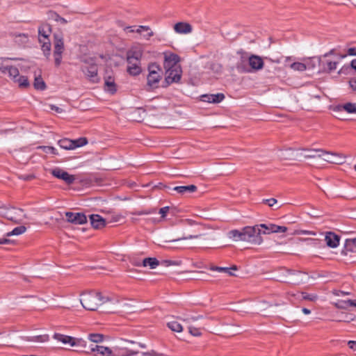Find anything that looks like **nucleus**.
Instances as JSON below:
<instances>
[{"instance_id": "f257e3e1", "label": "nucleus", "mask_w": 356, "mask_h": 356, "mask_svg": "<svg viewBox=\"0 0 356 356\" xmlns=\"http://www.w3.org/2000/svg\"><path fill=\"white\" fill-rule=\"evenodd\" d=\"M238 54H241V59L236 63V68L238 72L248 73L252 71L257 72L264 67L263 58L257 55L251 54L243 50L238 51Z\"/></svg>"}, {"instance_id": "f03ea898", "label": "nucleus", "mask_w": 356, "mask_h": 356, "mask_svg": "<svg viewBox=\"0 0 356 356\" xmlns=\"http://www.w3.org/2000/svg\"><path fill=\"white\" fill-rule=\"evenodd\" d=\"M90 351L95 353V356H134L138 354L137 352L124 346H117L113 350L108 347L95 345L90 348Z\"/></svg>"}, {"instance_id": "7ed1b4c3", "label": "nucleus", "mask_w": 356, "mask_h": 356, "mask_svg": "<svg viewBox=\"0 0 356 356\" xmlns=\"http://www.w3.org/2000/svg\"><path fill=\"white\" fill-rule=\"evenodd\" d=\"M80 302L82 306L88 310L95 311L99 305H102L108 298H104L99 292L90 291L88 293H83Z\"/></svg>"}, {"instance_id": "20e7f679", "label": "nucleus", "mask_w": 356, "mask_h": 356, "mask_svg": "<svg viewBox=\"0 0 356 356\" xmlns=\"http://www.w3.org/2000/svg\"><path fill=\"white\" fill-rule=\"evenodd\" d=\"M143 51L140 48H132L127 53V72L129 74L136 76L141 72L140 59Z\"/></svg>"}, {"instance_id": "39448f33", "label": "nucleus", "mask_w": 356, "mask_h": 356, "mask_svg": "<svg viewBox=\"0 0 356 356\" xmlns=\"http://www.w3.org/2000/svg\"><path fill=\"white\" fill-rule=\"evenodd\" d=\"M51 33V26L49 24H42L38 27L39 42L44 56L49 58L51 55V42L49 37Z\"/></svg>"}, {"instance_id": "423d86ee", "label": "nucleus", "mask_w": 356, "mask_h": 356, "mask_svg": "<svg viewBox=\"0 0 356 356\" xmlns=\"http://www.w3.org/2000/svg\"><path fill=\"white\" fill-rule=\"evenodd\" d=\"M82 63L81 70L87 79L92 83L99 82L98 68L95 59L93 58H86L82 60Z\"/></svg>"}, {"instance_id": "0eeeda50", "label": "nucleus", "mask_w": 356, "mask_h": 356, "mask_svg": "<svg viewBox=\"0 0 356 356\" xmlns=\"http://www.w3.org/2000/svg\"><path fill=\"white\" fill-rule=\"evenodd\" d=\"M261 234V231L259 225L253 227H245L243 228V241L250 242L255 245H259L263 241V239L260 236Z\"/></svg>"}, {"instance_id": "6e6552de", "label": "nucleus", "mask_w": 356, "mask_h": 356, "mask_svg": "<svg viewBox=\"0 0 356 356\" xmlns=\"http://www.w3.org/2000/svg\"><path fill=\"white\" fill-rule=\"evenodd\" d=\"M0 215L1 216L7 218L8 220L13 221L15 223H20L23 218H26V214L22 215L23 210L17 208H9L7 206L3 204L0 206Z\"/></svg>"}, {"instance_id": "1a4fd4ad", "label": "nucleus", "mask_w": 356, "mask_h": 356, "mask_svg": "<svg viewBox=\"0 0 356 356\" xmlns=\"http://www.w3.org/2000/svg\"><path fill=\"white\" fill-rule=\"evenodd\" d=\"M65 50L64 38L62 33H54V57L55 65L58 67L62 61V54Z\"/></svg>"}, {"instance_id": "9d476101", "label": "nucleus", "mask_w": 356, "mask_h": 356, "mask_svg": "<svg viewBox=\"0 0 356 356\" xmlns=\"http://www.w3.org/2000/svg\"><path fill=\"white\" fill-rule=\"evenodd\" d=\"M147 86L151 88H158V84L162 77V70L156 63H151L148 66Z\"/></svg>"}, {"instance_id": "9b49d317", "label": "nucleus", "mask_w": 356, "mask_h": 356, "mask_svg": "<svg viewBox=\"0 0 356 356\" xmlns=\"http://www.w3.org/2000/svg\"><path fill=\"white\" fill-rule=\"evenodd\" d=\"M54 339L62 342L64 344H70L72 347L86 348V341L81 338L72 337L58 333L54 334Z\"/></svg>"}, {"instance_id": "f8f14e48", "label": "nucleus", "mask_w": 356, "mask_h": 356, "mask_svg": "<svg viewBox=\"0 0 356 356\" xmlns=\"http://www.w3.org/2000/svg\"><path fill=\"white\" fill-rule=\"evenodd\" d=\"M310 152H321L322 153L323 156H325L323 159L330 163L334 164H342L345 161L346 156L339 153L337 152H330L323 150L322 149H312L309 151Z\"/></svg>"}, {"instance_id": "ddd939ff", "label": "nucleus", "mask_w": 356, "mask_h": 356, "mask_svg": "<svg viewBox=\"0 0 356 356\" xmlns=\"http://www.w3.org/2000/svg\"><path fill=\"white\" fill-rule=\"evenodd\" d=\"M165 69V85L163 87H167L172 83H177L179 81L181 76V68L180 66H175L172 67H164Z\"/></svg>"}, {"instance_id": "4468645a", "label": "nucleus", "mask_w": 356, "mask_h": 356, "mask_svg": "<svg viewBox=\"0 0 356 356\" xmlns=\"http://www.w3.org/2000/svg\"><path fill=\"white\" fill-rule=\"evenodd\" d=\"M50 172L54 177L63 180L67 185L72 184L76 179L74 175H70L67 172L60 168L51 169Z\"/></svg>"}, {"instance_id": "2eb2a0df", "label": "nucleus", "mask_w": 356, "mask_h": 356, "mask_svg": "<svg viewBox=\"0 0 356 356\" xmlns=\"http://www.w3.org/2000/svg\"><path fill=\"white\" fill-rule=\"evenodd\" d=\"M316 59L321 67V70L325 72H331L337 69V61H332L325 57H319Z\"/></svg>"}, {"instance_id": "dca6fc26", "label": "nucleus", "mask_w": 356, "mask_h": 356, "mask_svg": "<svg viewBox=\"0 0 356 356\" xmlns=\"http://www.w3.org/2000/svg\"><path fill=\"white\" fill-rule=\"evenodd\" d=\"M65 216L67 222L74 225H83L87 222L86 216L83 213L67 211Z\"/></svg>"}, {"instance_id": "f3484780", "label": "nucleus", "mask_w": 356, "mask_h": 356, "mask_svg": "<svg viewBox=\"0 0 356 356\" xmlns=\"http://www.w3.org/2000/svg\"><path fill=\"white\" fill-rule=\"evenodd\" d=\"M259 225V228L261 227L265 229V230L262 232L264 234H269L270 233L286 232L287 231L286 227L279 226L274 224H261Z\"/></svg>"}, {"instance_id": "a211bd4d", "label": "nucleus", "mask_w": 356, "mask_h": 356, "mask_svg": "<svg viewBox=\"0 0 356 356\" xmlns=\"http://www.w3.org/2000/svg\"><path fill=\"white\" fill-rule=\"evenodd\" d=\"M179 57L175 54H164V67H175V66H180L178 63Z\"/></svg>"}, {"instance_id": "6ab92c4d", "label": "nucleus", "mask_w": 356, "mask_h": 356, "mask_svg": "<svg viewBox=\"0 0 356 356\" xmlns=\"http://www.w3.org/2000/svg\"><path fill=\"white\" fill-rule=\"evenodd\" d=\"M325 241L328 247L335 248L339 244L340 237L334 233L330 232L326 234Z\"/></svg>"}, {"instance_id": "aec40b11", "label": "nucleus", "mask_w": 356, "mask_h": 356, "mask_svg": "<svg viewBox=\"0 0 356 356\" xmlns=\"http://www.w3.org/2000/svg\"><path fill=\"white\" fill-rule=\"evenodd\" d=\"M174 30L179 34H188L192 32L191 25L187 22H178L174 25Z\"/></svg>"}, {"instance_id": "412c9836", "label": "nucleus", "mask_w": 356, "mask_h": 356, "mask_svg": "<svg viewBox=\"0 0 356 356\" xmlns=\"http://www.w3.org/2000/svg\"><path fill=\"white\" fill-rule=\"evenodd\" d=\"M91 225L95 229H101L106 225V220L98 214H92L90 216Z\"/></svg>"}, {"instance_id": "4be33fe9", "label": "nucleus", "mask_w": 356, "mask_h": 356, "mask_svg": "<svg viewBox=\"0 0 356 356\" xmlns=\"http://www.w3.org/2000/svg\"><path fill=\"white\" fill-rule=\"evenodd\" d=\"M348 252H356V238L346 240L341 253L346 255Z\"/></svg>"}, {"instance_id": "5701e85b", "label": "nucleus", "mask_w": 356, "mask_h": 356, "mask_svg": "<svg viewBox=\"0 0 356 356\" xmlns=\"http://www.w3.org/2000/svg\"><path fill=\"white\" fill-rule=\"evenodd\" d=\"M173 190L180 194L191 193L196 191L197 186L195 185L175 186Z\"/></svg>"}, {"instance_id": "b1692460", "label": "nucleus", "mask_w": 356, "mask_h": 356, "mask_svg": "<svg viewBox=\"0 0 356 356\" xmlns=\"http://www.w3.org/2000/svg\"><path fill=\"white\" fill-rule=\"evenodd\" d=\"M238 269L237 266L234 265L232 266V267L230 268H227V267H218V266H211L210 267V270H213V271H218V272H220V273H227L228 275H231V276H234V273H232V270H236Z\"/></svg>"}, {"instance_id": "393cba45", "label": "nucleus", "mask_w": 356, "mask_h": 356, "mask_svg": "<svg viewBox=\"0 0 356 356\" xmlns=\"http://www.w3.org/2000/svg\"><path fill=\"white\" fill-rule=\"evenodd\" d=\"M142 265L144 267L149 266L151 269H154L160 265V261L154 257H147L143 259Z\"/></svg>"}, {"instance_id": "a878e982", "label": "nucleus", "mask_w": 356, "mask_h": 356, "mask_svg": "<svg viewBox=\"0 0 356 356\" xmlns=\"http://www.w3.org/2000/svg\"><path fill=\"white\" fill-rule=\"evenodd\" d=\"M33 86L36 90H43L46 88V84L41 77L40 72L35 73Z\"/></svg>"}, {"instance_id": "bb28decb", "label": "nucleus", "mask_w": 356, "mask_h": 356, "mask_svg": "<svg viewBox=\"0 0 356 356\" xmlns=\"http://www.w3.org/2000/svg\"><path fill=\"white\" fill-rule=\"evenodd\" d=\"M181 320H182L184 322H186V324L188 325H192L191 323L193 322H195L196 321H198L200 319L202 318V316L198 315V316H193L188 314H184L181 316L179 317Z\"/></svg>"}, {"instance_id": "cd10ccee", "label": "nucleus", "mask_w": 356, "mask_h": 356, "mask_svg": "<svg viewBox=\"0 0 356 356\" xmlns=\"http://www.w3.org/2000/svg\"><path fill=\"white\" fill-rule=\"evenodd\" d=\"M3 74H8L9 76L15 81L19 76V70L17 67L13 66L6 65L3 70Z\"/></svg>"}, {"instance_id": "c85d7f7f", "label": "nucleus", "mask_w": 356, "mask_h": 356, "mask_svg": "<svg viewBox=\"0 0 356 356\" xmlns=\"http://www.w3.org/2000/svg\"><path fill=\"white\" fill-rule=\"evenodd\" d=\"M227 236L234 241H243V229L241 230L232 229L227 233Z\"/></svg>"}, {"instance_id": "c756f323", "label": "nucleus", "mask_w": 356, "mask_h": 356, "mask_svg": "<svg viewBox=\"0 0 356 356\" xmlns=\"http://www.w3.org/2000/svg\"><path fill=\"white\" fill-rule=\"evenodd\" d=\"M58 144L61 148L64 149L70 150L74 149V143L72 140L68 138H63L58 140Z\"/></svg>"}, {"instance_id": "7c9ffc66", "label": "nucleus", "mask_w": 356, "mask_h": 356, "mask_svg": "<svg viewBox=\"0 0 356 356\" xmlns=\"http://www.w3.org/2000/svg\"><path fill=\"white\" fill-rule=\"evenodd\" d=\"M104 85H105L106 90H107L111 93H114L116 91L115 81L112 77L108 76V77L105 78Z\"/></svg>"}, {"instance_id": "2f4dec72", "label": "nucleus", "mask_w": 356, "mask_h": 356, "mask_svg": "<svg viewBox=\"0 0 356 356\" xmlns=\"http://www.w3.org/2000/svg\"><path fill=\"white\" fill-rule=\"evenodd\" d=\"M339 111H345L348 113H356V103H346L338 107Z\"/></svg>"}, {"instance_id": "473e14b6", "label": "nucleus", "mask_w": 356, "mask_h": 356, "mask_svg": "<svg viewBox=\"0 0 356 356\" xmlns=\"http://www.w3.org/2000/svg\"><path fill=\"white\" fill-rule=\"evenodd\" d=\"M124 30L130 33H141L143 31H149V27L147 26H126Z\"/></svg>"}, {"instance_id": "72a5a7b5", "label": "nucleus", "mask_w": 356, "mask_h": 356, "mask_svg": "<svg viewBox=\"0 0 356 356\" xmlns=\"http://www.w3.org/2000/svg\"><path fill=\"white\" fill-rule=\"evenodd\" d=\"M309 65L310 62L308 64L299 62H294L290 64L289 67L295 71L303 72L307 70V67H309Z\"/></svg>"}, {"instance_id": "f704fd0d", "label": "nucleus", "mask_w": 356, "mask_h": 356, "mask_svg": "<svg viewBox=\"0 0 356 356\" xmlns=\"http://www.w3.org/2000/svg\"><path fill=\"white\" fill-rule=\"evenodd\" d=\"M132 119L134 120L140 122L144 119L145 116V111L140 108H136L132 113Z\"/></svg>"}, {"instance_id": "c9c22d12", "label": "nucleus", "mask_w": 356, "mask_h": 356, "mask_svg": "<svg viewBox=\"0 0 356 356\" xmlns=\"http://www.w3.org/2000/svg\"><path fill=\"white\" fill-rule=\"evenodd\" d=\"M312 149H302L303 151L307 152V154H301L305 159H315L322 158L323 155L321 152H310L309 151Z\"/></svg>"}, {"instance_id": "e433bc0d", "label": "nucleus", "mask_w": 356, "mask_h": 356, "mask_svg": "<svg viewBox=\"0 0 356 356\" xmlns=\"http://www.w3.org/2000/svg\"><path fill=\"white\" fill-rule=\"evenodd\" d=\"M26 231L25 226H19L14 228L11 232L6 234V236H17L24 233Z\"/></svg>"}, {"instance_id": "4c0bfd02", "label": "nucleus", "mask_w": 356, "mask_h": 356, "mask_svg": "<svg viewBox=\"0 0 356 356\" xmlns=\"http://www.w3.org/2000/svg\"><path fill=\"white\" fill-rule=\"evenodd\" d=\"M88 339L94 343H101L104 339V336L99 333H91L88 335Z\"/></svg>"}, {"instance_id": "58836bf2", "label": "nucleus", "mask_w": 356, "mask_h": 356, "mask_svg": "<svg viewBox=\"0 0 356 356\" xmlns=\"http://www.w3.org/2000/svg\"><path fill=\"white\" fill-rule=\"evenodd\" d=\"M168 327L174 332H180L183 330L182 325L177 321H171L168 323Z\"/></svg>"}, {"instance_id": "ea45409f", "label": "nucleus", "mask_w": 356, "mask_h": 356, "mask_svg": "<svg viewBox=\"0 0 356 356\" xmlns=\"http://www.w3.org/2000/svg\"><path fill=\"white\" fill-rule=\"evenodd\" d=\"M14 81L17 83L20 87L26 88L29 86L28 78L24 76H19Z\"/></svg>"}, {"instance_id": "a19ab883", "label": "nucleus", "mask_w": 356, "mask_h": 356, "mask_svg": "<svg viewBox=\"0 0 356 356\" xmlns=\"http://www.w3.org/2000/svg\"><path fill=\"white\" fill-rule=\"evenodd\" d=\"M181 261H172V260H162L160 261V264L164 266H179L181 265Z\"/></svg>"}, {"instance_id": "79ce46f5", "label": "nucleus", "mask_w": 356, "mask_h": 356, "mask_svg": "<svg viewBox=\"0 0 356 356\" xmlns=\"http://www.w3.org/2000/svg\"><path fill=\"white\" fill-rule=\"evenodd\" d=\"M74 143V149L76 147H82L88 143V140L86 138H79L76 140H72Z\"/></svg>"}, {"instance_id": "37998d69", "label": "nucleus", "mask_w": 356, "mask_h": 356, "mask_svg": "<svg viewBox=\"0 0 356 356\" xmlns=\"http://www.w3.org/2000/svg\"><path fill=\"white\" fill-rule=\"evenodd\" d=\"M29 341H33L37 342H44L47 341L49 340V336L48 335H39L33 337L31 338H29Z\"/></svg>"}, {"instance_id": "c03bdc74", "label": "nucleus", "mask_w": 356, "mask_h": 356, "mask_svg": "<svg viewBox=\"0 0 356 356\" xmlns=\"http://www.w3.org/2000/svg\"><path fill=\"white\" fill-rule=\"evenodd\" d=\"M38 149H42L45 153H51L53 154H57V151L54 147L51 146H39Z\"/></svg>"}, {"instance_id": "a18cd8bd", "label": "nucleus", "mask_w": 356, "mask_h": 356, "mask_svg": "<svg viewBox=\"0 0 356 356\" xmlns=\"http://www.w3.org/2000/svg\"><path fill=\"white\" fill-rule=\"evenodd\" d=\"M212 99L213 104H217L222 102L225 99V95L222 93L212 94Z\"/></svg>"}, {"instance_id": "49530a36", "label": "nucleus", "mask_w": 356, "mask_h": 356, "mask_svg": "<svg viewBox=\"0 0 356 356\" xmlns=\"http://www.w3.org/2000/svg\"><path fill=\"white\" fill-rule=\"evenodd\" d=\"M302 299L314 302L317 300L318 296L315 294H309L307 293H302Z\"/></svg>"}, {"instance_id": "de8ad7c7", "label": "nucleus", "mask_w": 356, "mask_h": 356, "mask_svg": "<svg viewBox=\"0 0 356 356\" xmlns=\"http://www.w3.org/2000/svg\"><path fill=\"white\" fill-rule=\"evenodd\" d=\"M189 333L194 337H199L202 334L200 330L198 328L194 327L192 325H188Z\"/></svg>"}, {"instance_id": "09e8293b", "label": "nucleus", "mask_w": 356, "mask_h": 356, "mask_svg": "<svg viewBox=\"0 0 356 356\" xmlns=\"http://www.w3.org/2000/svg\"><path fill=\"white\" fill-rule=\"evenodd\" d=\"M334 306L338 309H348L346 300H337V302H336L334 303Z\"/></svg>"}, {"instance_id": "8fccbe9b", "label": "nucleus", "mask_w": 356, "mask_h": 356, "mask_svg": "<svg viewBox=\"0 0 356 356\" xmlns=\"http://www.w3.org/2000/svg\"><path fill=\"white\" fill-rule=\"evenodd\" d=\"M51 17H53V18H54L56 22H60V23H62V24H66V23L67 22V21L65 18H63V17H60V15H58L57 13H51Z\"/></svg>"}, {"instance_id": "3c124183", "label": "nucleus", "mask_w": 356, "mask_h": 356, "mask_svg": "<svg viewBox=\"0 0 356 356\" xmlns=\"http://www.w3.org/2000/svg\"><path fill=\"white\" fill-rule=\"evenodd\" d=\"M200 236V235H189L188 236H186V237H181V238H177V239H172V240H170V241H167L166 242H175V241H180V240L197 238Z\"/></svg>"}, {"instance_id": "603ef678", "label": "nucleus", "mask_w": 356, "mask_h": 356, "mask_svg": "<svg viewBox=\"0 0 356 356\" xmlns=\"http://www.w3.org/2000/svg\"><path fill=\"white\" fill-rule=\"evenodd\" d=\"M212 94L210 95H203L201 96V100L204 102L208 103H213L212 99Z\"/></svg>"}, {"instance_id": "864d4df0", "label": "nucleus", "mask_w": 356, "mask_h": 356, "mask_svg": "<svg viewBox=\"0 0 356 356\" xmlns=\"http://www.w3.org/2000/svg\"><path fill=\"white\" fill-rule=\"evenodd\" d=\"M272 305L269 304L266 301H262L259 303V311L263 312L266 310L268 307H271Z\"/></svg>"}, {"instance_id": "5fc2aeb1", "label": "nucleus", "mask_w": 356, "mask_h": 356, "mask_svg": "<svg viewBox=\"0 0 356 356\" xmlns=\"http://www.w3.org/2000/svg\"><path fill=\"white\" fill-rule=\"evenodd\" d=\"M277 202V200L275 198L265 199L263 200V203L267 204L270 207L274 206Z\"/></svg>"}, {"instance_id": "6e6d98bb", "label": "nucleus", "mask_w": 356, "mask_h": 356, "mask_svg": "<svg viewBox=\"0 0 356 356\" xmlns=\"http://www.w3.org/2000/svg\"><path fill=\"white\" fill-rule=\"evenodd\" d=\"M170 209L169 207H164L159 209V213L161 214V218H165Z\"/></svg>"}, {"instance_id": "4d7b16f0", "label": "nucleus", "mask_w": 356, "mask_h": 356, "mask_svg": "<svg viewBox=\"0 0 356 356\" xmlns=\"http://www.w3.org/2000/svg\"><path fill=\"white\" fill-rule=\"evenodd\" d=\"M10 59L17 60V58H0V70L1 71L2 73H3V70H4V67H6V65H4V62L6 60H8Z\"/></svg>"}, {"instance_id": "13d9d810", "label": "nucleus", "mask_w": 356, "mask_h": 356, "mask_svg": "<svg viewBox=\"0 0 356 356\" xmlns=\"http://www.w3.org/2000/svg\"><path fill=\"white\" fill-rule=\"evenodd\" d=\"M35 177L33 175H22L19 176V178L21 179L25 180V181H29L33 179Z\"/></svg>"}, {"instance_id": "bf43d9fd", "label": "nucleus", "mask_w": 356, "mask_h": 356, "mask_svg": "<svg viewBox=\"0 0 356 356\" xmlns=\"http://www.w3.org/2000/svg\"><path fill=\"white\" fill-rule=\"evenodd\" d=\"M147 33L143 35V38L146 40H149L152 36L154 35V32L149 28V31H145Z\"/></svg>"}, {"instance_id": "052dcab7", "label": "nucleus", "mask_w": 356, "mask_h": 356, "mask_svg": "<svg viewBox=\"0 0 356 356\" xmlns=\"http://www.w3.org/2000/svg\"><path fill=\"white\" fill-rule=\"evenodd\" d=\"M298 233L301 234H307V235H312V236L316 235V232H314L313 231H309V230H300L298 232Z\"/></svg>"}, {"instance_id": "680f3d73", "label": "nucleus", "mask_w": 356, "mask_h": 356, "mask_svg": "<svg viewBox=\"0 0 356 356\" xmlns=\"http://www.w3.org/2000/svg\"><path fill=\"white\" fill-rule=\"evenodd\" d=\"M348 345L350 349L356 350V341H349Z\"/></svg>"}, {"instance_id": "e2e57ef3", "label": "nucleus", "mask_w": 356, "mask_h": 356, "mask_svg": "<svg viewBox=\"0 0 356 356\" xmlns=\"http://www.w3.org/2000/svg\"><path fill=\"white\" fill-rule=\"evenodd\" d=\"M348 307H356V300H346Z\"/></svg>"}, {"instance_id": "0e129e2a", "label": "nucleus", "mask_w": 356, "mask_h": 356, "mask_svg": "<svg viewBox=\"0 0 356 356\" xmlns=\"http://www.w3.org/2000/svg\"><path fill=\"white\" fill-rule=\"evenodd\" d=\"M131 262L135 266H143L142 265V261H139V260H138L136 259H132Z\"/></svg>"}, {"instance_id": "69168bd1", "label": "nucleus", "mask_w": 356, "mask_h": 356, "mask_svg": "<svg viewBox=\"0 0 356 356\" xmlns=\"http://www.w3.org/2000/svg\"><path fill=\"white\" fill-rule=\"evenodd\" d=\"M348 54L350 56H356V48L351 47L348 49Z\"/></svg>"}, {"instance_id": "338daca9", "label": "nucleus", "mask_w": 356, "mask_h": 356, "mask_svg": "<svg viewBox=\"0 0 356 356\" xmlns=\"http://www.w3.org/2000/svg\"><path fill=\"white\" fill-rule=\"evenodd\" d=\"M152 211H136L135 213H133V214L141 216V215H147L151 213Z\"/></svg>"}, {"instance_id": "774afa93", "label": "nucleus", "mask_w": 356, "mask_h": 356, "mask_svg": "<svg viewBox=\"0 0 356 356\" xmlns=\"http://www.w3.org/2000/svg\"><path fill=\"white\" fill-rule=\"evenodd\" d=\"M355 84H356V78L353 79L350 81V86L351 88L354 90H356V88H355Z\"/></svg>"}]
</instances>
